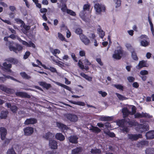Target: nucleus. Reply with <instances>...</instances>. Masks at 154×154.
I'll list each match as a JSON object with an SVG mask.
<instances>
[{
  "mask_svg": "<svg viewBox=\"0 0 154 154\" xmlns=\"http://www.w3.org/2000/svg\"><path fill=\"white\" fill-rule=\"evenodd\" d=\"M9 38L8 36V37H5L4 38V40L6 42H8V47L10 50L11 51H13L16 53H18V52H19L23 49L22 47L18 44H16L15 46L16 47L14 46L15 44L13 41H8V38Z\"/></svg>",
  "mask_w": 154,
  "mask_h": 154,
  "instance_id": "nucleus-1",
  "label": "nucleus"
},
{
  "mask_svg": "<svg viewBox=\"0 0 154 154\" xmlns=\"http://www.w3.org/2000/svg\"><path fill=\"white\" fill-rule=\"evenodd\" d=\"M140 38V39H142L140 42L141 46L146 47L149 45L150 42L149 40V38L146 35H142Z\"/></svg>",
  "mask_w": 154,
  "mask_h": 154,
  "instance_id": "nucleus-2",
  "label": "nucleus"
},
{
  "mask_svg": "<svg viewBox=\"0 0 154 154\" xmlns=\"http://www.w3.org/2000/svg\"><path fill=\"white\" fill-rule=\"evenodd\" d=\"M94 8L96 12L98 14H100L102 12H105L106 8L104 5L96 3L94 5Z\"/></svg>",
  "mask_w": 154,
  "mask_h": 154,
  "instance_id": "nucleus-3",
  "label": "nucleus"
},
{
  "mask_svg": "<svg viewBox=\"0 0 154 154\" xmlns=\"http://www.w3.org/2000/svg\"><path fill=\"white\" fill-rule=\"evenodd\" d=\"M149 125L146 124H139L138 123L136 130L139 132L142 133L149 130Z\"/></svg>",
  "mask_w": 154,
  "mask_h": 154,
  "instance_id": "nucleus-4",
  "label": "nucleus"
},
{
  "mask_svg": "<svg viewBox=\"0 0 154 154\" xmlns=\"http://www.w3.org/2000/svg\"><path fill=\"white\" fill-rule=\"evenodd\" d=\"M64 118L67 121H69L72 122H75L78 120V117L76 115L70 113L65 114Z\"/></svg>",
  "mask_w": 154,
  "mask_h": 154,
  "instance_id": "nucleus-5",
  "label": "nucleus"
},
{
  "mask_svg": "<svg viewBox=\"0 0 154 154\" xmlns=\"http://www.w3.org/2000/svg\"><path fill=\"white\" fill-rule=\"evenodd\" d=\"M126 124L128 125V127L132 128L137 126L138 122L135 119H130L128 118H126Z\"/></svg>",
  "mask_w": 154,
  "mask_h": 154,
  "instance_id": "nucleus-6",
  "label": "nucleus"
},
{
  "mask_svg": "<svg viewBox=\"0 0 154 154\" xmlns=\"http://www.w3.org/2000/svg\"><path fill=\"white\" fill-rule=\"evenodd\" d=\"M123 53V50L121 49L115 51V53L112 55L113 57L117 60L120 59Z\"/></svg>",
  "mask_w": 154,
  "mask_h": 154,
  "instance_id": "nucleus-7",
  "label": "nucleus"
},
{
  "mask_svg": "<svg viewBox=\"0 0 154 154\" xmlns=\"http://www.w3.org/2000/svg\"><path fill=\"white\" fill-rule=\"evenodd\" d=\"M23 130L25 135L30 136L33 133L34 128L32 127L28 126L24 128Z\"/></svg>",
  "mask_w": 154,
  "mask_h": 154,
  "instance_id": "nucleus-8",
  "label": "nucleus"
},
{
  "mask_svg": "<svg viewBox=\"0 0 154 154\" xmlns=\"http://www.w3.org/2000/svg\"><path fill=\"white\" fill-rule=\"evenodd\" d=\"M128 137L129 139H130L132 141H134L136 140L139 138H142V135L140 134H128Z\"/></svg>",
  "mask_w": 154,
  "mask_h": 154,
  "instance_id": "nucleus-9",
  "label": "nucleus"
},
{
  "mask_svg": "<svg viewBox=\"0 0 154 154\" xmlns=\"http://www.w3.org/2000/svg\"><path fill=\"white\" fill-rule=\"evenodd\" d=\"M0 89L5 92L9 94H13L15 92L14 90L6 87L3 85H0Z\"/></svg>",
  "mask_w": 154,
  "mask_h": 154,
  "instance_id": "nucleus-10",
  "label": "nucleus"
},
{
  "mask_svg": "<svg viewBox=\"0 0 154 154\" xmlns=\"http://www.w3.org/2000/svg\"><path fill=\"white\" fill-rule=\"evenodd\" d=\"M81 41L85 45H88L91 42L90 39L86 36L84 34H82L79 35Z\"/></svg>",
  "mask_w": 154,
  "mask_h": 154,
  "instance_id": "nucleus-11",
  "label": "nucleus"
},
{
  "mask_svg": "<svg viewBox=\"0 0 154 154\" xmlns=\"http://www.w3.org/2000/svg\"><path fill=\"white\" fill-rule=\"evenodd\" d=\"M5 106L8 108H10L11 110L13 113H16L18 110V108L15 105H11L10 103H5Z\"/></svg>",
  "mask_w": 154,
  "mask_h": 154,
  "instance_id": "nucleus-12",
  "label": "nucleus"
},
{
  "mask_svg": "<svg viewBox=\"0 0 154 154\" xmlns=\"http://www.w3.org/2000/svg\"><path fill=\"white\" fill-rule=\"evenodd\" d=\"M0 132L1 139L2 140H5L7 134V130L6 128L4 127L0 128Z\"/></svg>",
  "mask_w": 154,
  "mask_h": 154,
  "instance_id": "nucleus-13",
  "label": "nucleus"
},
{
  "mask_svg": "<svg viewBox=\"0 0 154 154\" xmlns=\"http://www.w3.org/2000/svg\"><path fill=\"white\" fill-rule=\"evenodd\" d=\"M15 95L17 96H19L22 98H30L31 97L30 95L26 93L23 92L22 91L17 92L15 93Z\"/></svg>",
  "mask_w": 154,
  "mask_h": 154,
  "instance_id": "nucleus-14",
  "label": "nucleus"
},
{
  "mask_svg": "<svg viewBox=\"0 0 154 154\" xmlns=\"http://www.w3.org/2000/svg\"><path fill=\"white\" fill-rule=\"evenodd\" d=\"M70 143L73 144H76L78 143V138L76 135H72L68 138Z\"/></svg>",
  "mask_w": 154,
  "mask_h": 154,
  "instance_id": "nucleus-15",
  "label": "nucleus"
},
{
  "mask_svg": "<svg viewBox=\"0 0 154 154\" xmlns=\"http://www.w3.org/2000/svg\"><path fill=\"white\" fill-rule=\"evenodd\" d=\"M37 122V120L34 118L27 119L24 122V124L26 125L34 124Z\"/></svg>",
  "mask_w": 154,
  "mask_h": 154,
  "instance_id": "nucleus-16",
  "label": "nucleus"
},
{
  "mask_svg": "<svg viewBox=\"0 0 154 154\" xmlns=\"http://www.w3.org/2000/svg\"><path fill=\"white\" fill-rule=\"evenodd\" d=\"M122 112L124 118L128 117L129 115H131L130 111L127 107H124L122 108Z\"/></svg>",
  "mask_w": 154,
  "mask_h": 154,
  "instance_id": "nucleus-17",
  "label": "nucleus"
},
{
  "mask_svg": "<svg viewBox=\"0 0 154 154\" xmlns=\"http://www.w3.org/2000/svg\"><path fill=\"white\" fill-rule=\"evenodd\" d=\"M49 146L51 149H57L58 147L57 142L53 140H49Z\"/></svg>",
  "mask_w": 154,
  "mask_h": 154,
  "instance_id": "nucleus-18",
  "label": "nucleus"
},
{
  "mask_svg": "<svg viewBox=\"0 0 154 154\" xmlns=\"http://www.w3.org/2000/svg\"><path fill=\"white\" fill-rule=\"evenodd\" d=\"M116 123L120 127H124L125 126V124H126V119L124 118L118 120L116 121Z\"/></svg>",
  "mask_w": 154,
  "mask_h": 154,
  "instance_id": "nucleus-19",
  "label": "nucleus"
},
{
  "mask_svg": "<svg viewBox=\"0 0 154 154\" xmlns=\"http://www.w3.org/2000/svg\"><path fill=\"white\" fill-rule=\"evenodd\" d=\"M5 61H7L8 63H10L12 64H16L18 63V60L13 57H9L6 59Z\"/></svg>",
  "mask_w": 154,
  "mask_h": 154,
  "instance_id": "nucleus-20",
  "label": "nucleus"
},
{
  "mask_svg": "<svg viewBox=\"0 0 154 154\" xmlns=\"http://www.w3.org/2000/svg\"><path fill=\"white\" fill-rule=\"evenodd\" d=\"M146 136L148 139H151L154 138V131H151L147 132Z\"/></svg>",
  "mask_w": 154,
  "mask_h": 154,
  "instance_id": "nucleus-21",
  "label": "nucleus"
},
{
  "mask_svg": "<svg viewBox=\"0 0 154 154\" xmlns=\"http://www.w3.org/2000/svg\"><path fill=\"white\" fill-rule=\"evenodd\" d=\"M146 66V61L142 60L139 62L138 64L136 66V67L137 69H140L143 67Z\"/></svg>",
  "mask_w": 154,
  "mask_h": 154,
  "instance_id": "nucleus-22",
  "label": "nucleus"
},
{
  "mask_svg": "<svg viewBox=\"0 0 154 154\" xmlns=\"http://www.w3.org/2000/svg\"><path fill=\"white\" fill-rule=\"evenodd\" d=\"M56 138L58 140L62 141L64 140L65 138L63 135L61 133H57L55 135Z\"/></svg>",
  "mask_w": 154,
  "mask_h": 154,
  "instance_id": "nucleus-23",
  "label": "nucleus"
},
{
  "mask_svg": "<svg viewBox=\"0 0 154 154\" xmlns=\"http://www.w3.org/2000/svg\"><path fill=\"white\" fill-rule=\"evenodd\" d=\"M39 85L42 86L47 89H48L51 87V85L50 84H47L45 82H39Z\"/></svg>",
  "mask_w": 154,
  "mask_h": 154,
  "instance_id": "nucleus-24",
  "label": "nucleus"
},
{
  "mask_svg": "<svg viewBox=\"0 0 154 154\" xmlns=\"http://www.w3.org/2000/svg\"><path fill=\"white\" fill-rule=\"evenodd\" d=\"M3 66H1V69L4 71L8 69H10L12 67V66L11 64H7L6 62H4L3 64Z\"/></svg>",
  "mask_w": 154,
  "mask_h": 154,
  "instance_id": "nucleus-25",
  "label": "nucleus"
},
{
  "mask_svg": "<svg viewBox=\"0 0 154 154\" xmlns=\"http://www.w3.org/2000/svg\"><path fill=\"white\" fill-rule=\"evenodd\" d=\"M8 114V112L7 111H2L0 115V118L1 119H6Z\"/></svg>",
  "mask_w": 154,
  "mask_h": 154,
  "instance_id": "nucleus-26",
  "label": "nucleus"
},
{
  "mask_svg": "<svg viewBox=\"0 0 154 154\" xmlns=\"http://www.w3.org/2000/svg\"><path fill=\"white\" fill-rule=\"evenodd\" d=\"M82 151V148L81 147H77L72 151V154H76L81 152Z\"/></svg>",
  "mask_w": 154,
  "mask_h": 154,
  "instance_id": "nucleus-27",
  "label": "nucleus"
},
{
  "mask_svg": "<svg viewBox=\"0 0 154 154\" xmlns=\"http://www.w3.org/2000/svg\"><path fill=\"white\" fill-rule=\"evenodd\" d=\"M20 74L23 79L29 80L31 79V77L27 75L25 72H20Z\"/></svg>",
  "mask_w": 154,
  "mask_h": 154,
  "instance_id": "nucleus-28",
  "label": "nucleus"
},
{
  "mask_svg": "<svg viewBox=\"0 0 154 154\" xmlns=\"http://www.w3.org/2000/svg\"><path fill=\"white\" fill-rule=\"evenodd\" d=\"M58 127L60 128H61L62 130L64 131L68 129V127L66 125L62 124L60 122H58L57 124Z\"/></svg>",
  "mask_w": 154,
  "mask_h": 154,
  "instance_id": "nucleus-29",
  "label": "nucleus"
},
{
  "mask_svg": "<svg viewBox=\"0 0 154 154\" xmlns=\"http://www.w3.org/2000/svg\"><path fill=\"white\" fill-rule=\"evenodd\" d=\"M53 137V135L52 133L50 132H48L45 135L43 136V137L47 140H48L52 138Z\"/></svg>",
  "mask_w": 154,
  "mask_h": 154,
  "instance_id": "nucleus-30",
  "label": "nucleus"
},
{
  "mask_svg": "<svg viewBox=\"0 0 154 154\" xmlns=\"http://www.w3.org/2000/svg\"><path fill=\"white\" fill-rule=\"evenodd\" d=\"M70 102L73 104L81 106H85V104L84 102L81 101H70Z\"/></svg>",
  "mask_w": 154,
  "mask_h": 154,
  "instance_id": "nucleus-31",
  "label": "nucleus"
},
{
  "mask_svg": "<svg viewBox=\"0 0 154 154\" xmlns=\"http://www.w3.org/2000/svg\"><path fill=\"white\" fill-rule=\"evenodd\" d=\"M91 152L93 154H100L101 151L100 149H91Z\"/></svg>",
  "mask_w": 154,
  "mask_h": 154,
  "instance_id": "nucleus-32",
  "label": "nucleus"
},
{
  "mask_svg": "<svg viewBox=\"0 0 154 154\" xmlns=\"http://www.w3.org/2000/svg\"><path fill=\"white\" fill-rule=\"evenodd\" d=\"M146 154H154V149L153 148H148L145 150Z\"/></svg>",
  "mask_w": 154,
  "mask_h": 154,
  "instance_id": "nucleus-33",
  "label": "nucleus"
},
{
  "mask_svg": "<svg viewBox=\"0 0 154 154\" xmlns=\"http://www.w3.org/2000/svg\"><path fill=\"white\" fill-rule=\"evenodd\" d=\"M131 57L132 59L135 60H137L138 58L137 56V54L135 52L134 49L131 52Z\"/></svg>",
  "mask_w": 154,
  "mask_h": 154,
  "instance_id": "nucleus-34",
  "label": "nucleus"
},
{
  "mask_svg": "<svg viewBox=\"0 0 154 154\" xmlns=\"http://www.w3.org/2000/svg\"><path fill=\"white\" fill-rule=\"evenodd\" d=\"M43 67L45 69H47L49 70L52 72L54 73L57 72L56 69L54 67L51 66L47 67L46 66H43Z\"/></svg>",
  "mask_w": 154,
  "mask_h": 154,
  "instance_id": "nucleus-35",
  "label": "nucleus"
},
{
  "mask_svg": "<svg viewBox=\"0 0 154 154\" xmlns=\"http://www.w3.org/2000/svg\"><path fill=\"white\" fill-rule=\"evenodd\" d=\"M92 131V132H94L95 133H98L100 132L101 130L97 127L92 126V128L91 129Z\"/></svg>",
  "mask_w": 154,
  "mask_h": 154,
  "instance_id": "nucleus-36",
  "label": "nucleus"
},
{
  "mask_svg": "<svg viewBox=\"0 0 154 154\" xmlns=\"http://www.w3.org/2000/svg\"><path fill=\"white\" fill-rule=\"evenodd\" d=\"M58 37L60 40L63 41H64L66 42H67V40L62 34L60 32H58Z\"/></svg>",
  "mask_w": 154,
  "mask_h": 154,
  "instance_id": "nucleus-37",
  "label": "nucleus"
},
{
  "mask_svg": "<svg viewBox=\"0 0 154 154\" xmlns=\"http://www.w3.org/2000/svg\"><path fill=\"white\" fill-rule=\"evenodd\" d=\"M91 38L94 40V45L96 47L97 46H98V44L97 43V40L95 39L96 37L94 33H91Z\"/></svg>",
  "mask_w": 154,
  "mask_h": 154,
  "instance_id": "nucleus-38",
  "label": "nucleus"
},
{
  "mask_svg": "<svg viewBox=\"0 0 154 154\" xmlns=\"http://www.w3.org/2000/svg\"><path fill=\"white\" fill-rule=\"evenodd\" d=\"M2 145L4 146H6L10 143L11 139L8 138H5Z\"/></svg>",
  "mask_w": 154,
  "mask_h": 154,
  "instance_id": "nucleus-39",
  "label": "nucleus"
},
{
  "mask_svg": "<svg viewBox=\"0 0 154 154\" xmlns=\"http://www.w3.org/2000/svg\"><path fill=\"white\" fill-rule=\"evenodd\" d=\"M67 13L70 15L73 16H75L76 15V14L75 12L69 9L67 10Z\"/></svg>",
  "mask_w": 154,
  "mask_h": 154,
  "instance_id": "nucleus-40",
  "label": "nucleus"
},
{
  "mask_svg": "<svg viewBox=\"0 0 154 154\" xmlns=\"http://www.w3.org/2000/svg\"><path fill=\"white\" fill-rule=\"evenodd\" d=\"M104 133L110 137H115V134L113 132H110V131H109L107 132H104Z\"/></svg>",
  "mask_w": 154,
  "mask_h": 154,
  "instance_id": "nucleus-41",
  "label": "nucleus"
},
{
  "mask_svg": "<svg viewBox=\"0 0 154 154\" xmlns=\"http://www.w3.org/2000/svg\"><path fill=\"white\" fill-rule=\"evenodd\" d=\"M82 30V29L79 28H77L75 30V32L77 34L79 35H81L83 34Z\"/></svg>",
  "mask_w": 154,
  "mask_h": 154,
  "instance_id": "nucleus-42",
  "label": "nucleus"
},
{
  "mask_svg": "<svg viewBox=\"0 0 154 154\" xmlns=\"http://www.w3.org/2000/svg\"><path fill=\"white\" fill-rule=\"evenodd\" d=\"M7 154H16L13 148L12 147L11 148L9 149L7 152Z\"/></svg>",
  "mask_w": 154,
  "mask_h": 154,
  "instance_id": "nucleus-43",
  "label": "nucleus"
},
{
  "mask_svg": "<svg viewBox=\"0 0 154 154\" xmlns=\"http://www.w3.org/2000/svg\"><path fill=\"white\" fill-rule=\"evenodd\" d=\"M132 111H130L131 115H134L136 112V108L134 106H132Z\"/></svg>",
  "mask_w": 154,
  "mask_h": 154,
  "instance_id": "nucleus-44",
  "label": "nucleus"
},
{
  "mask_svg": "<svg viewBox=\"0 0 154 154\" xmlns=\"http://www.w3.org/2000/svg\"><path fill=\"white\" fill-rule=\"evenodd\" d=\"M14 20L16 21L17 23L18 24H21L22 25H23V24H24V21L19 18H15Z\"/></svg>",
  "mask_w": 154,
  "mask_h": 154,
  "instance_id": "nucleus-45",
  "label": "nucleus"
},
{
  "mask_svg": "<svg viewBox=\"0 0 154 154\" xmlns=\"http://www.w3.org/2000/svg\"><path fill=\"white\" fill-rule=\"evenodd\" d=\"M114 87L121 91L123 90V86L120 84L114 85Z\"/></svg>",
  "mask_w": 154,
  "mask_h": 154,
  "instance_id": "nucleus-46",
  "label": "nucleus"
},
{
  "mask_svg": "<svg viewBox=\"0 0 154 154\" xmlns=\"http://www.w3.org/2000/svg\"><path fill=\"white\" fill-rule=\"evenodd\" d=\"M116 95L120 100H123L126 99L125 97L119 93H116Z\"/></svg>",
  "mask_w": 154,
  "mask_h": 154,
  "instance_id": "nucleus-47",
  "label": "nucleus"
},
{
  "mask_svg": "<svg viewBox=\"0 0 154 154\" xmlns=\"http://www.w3.org/2000/svg\"><path fill=\"white\" fill-rule=\"evenodd\" d=\"M142 118H150V117L149 115L146 113H144L143 112H142L141 113Z\"/></svg>",
  "mask_w": 154,
  "mask_h": 154,
  "instance_id": "nucleus-48",
  "label": "nucleus"
},
{
  "mask_svg": "<svg viewBox=\"0 0 154 154\" xmlns=\"http://www.w3.org/2000/svg\"><path fill=\"white\" fill-rule=\"evenodd\" d=\"M78 65L79 66V68L82 70H83L84 69V65L83 64V63L80 60H79L78 63Z\"/></svg>",
  "mask_w": 154,
  "mask_h": 154,
  "instance_id": "nucleus-49",
  "label": "nucleus"
},
{
  "mask_svg": "<svg viewBox=\"0 0 154 154\" xmlns=\"http://www.w3.org/2000/svg\"><path fill=\"white\" fill-rule=\"evenodd\" d=\"M116 4V8L120 7L121 5V0H114Z\"/></svg>",
  "mask_w": 154,
  "mask_h": 154,
  "instance_id": "nucleus-50",
  "label": "nucleus"
},
{
  "mask_svg": "<svg viewBox=\"0 0 154 154\" xmlns=\"http://www.w3.org/2000/svg\"><path fill=\"white\" fill-rule=\"evenodd\" d=\"M51 52L54 55V56H56V54L57 53H58V54H59L60 53V50L58 49H54L53 51L52 52Z\"/></svg>",
  "mask_w": 154,
  "mask_h": 154,
  "instance_id": "nucleus-51",
  "label": "nucleus"
},
{
  "mask_svg": "<svg viewBox=\"0 0 154 154\" xmlns=\"http://www.w3.org/2000/svg\"><path fill=\"white\" fill-rule=\"evenodd\" d=\"M68 9L67 8V7L66 4H64L63 5L62 7L61 8V10L63 12H66V11L67 12V10Z\"/></svg>",
  "mask_w": 154,
  "mask_h": 154,
  "instance_id": "nucleus-52",
  "label": "nucleus"
},
{
  "mask_svg": "<svg viewBox=\"0 0 154 154\" xmlns=\"http://www.w3.org/2000/svg\"><path fill=\"white\" fill-rule=\"evenodd\" d=\"M30 54V52L29 51H26L25 54L23 56V58L24 59H26L28 58Z\"/></svg>",
  "mask_w": 154,
  "mask_h": 154,
  "instance_id": "nucleus-53",
  "label": "nucleus"
},
{
  "mask_svg": "<svg viewBox=\"0 0 154 154\" xmlns=\"http://www.w3.org/2000/svg\"><path fill=\"white\" fill-rule=\"evenodd\" d=\"M60 85L69 91H70L71 90V88L70 87L60 83Z\"/></svg>",
  "mask_w": 154,
  "mask_h": 154,
  "instance_id": "nucleus-54",
  "label": "nucleus"
},
{
  "mask_svg": "<svg viewBox=\"0 0 154 154\" xmlns=\"http://www.w3.org/2000/svg\"><path fill=\"white\" fill-rule=\"evenodd\" d=\"M148 142L147 141L143 140L140 141L139 143V144L141 146H145L148 144Z\"/></svg>",
  "mask_w": 154,
  "mask_h": 154,
  "instance_id": "nucleus-55",
  "label": "nucleus"
},
{
  "mask_svg": "<svg viewBox=\"0 0 154 154\" xmlns=\"http://www.w3.org/2000/svg\"><path fill=\"white\" fill-rule=\"evenodd\" d=\"M98 92L99 94H101V96L103 97H105L107 95V93L105 92L100 91H99Z\"/></svg>",
  "mask_w": 154,
  "mask_h": 154,
  "instance_id": "nucleus-56",
  "label": "nucleus"
},
{
  "mask_svg": "<svg viewBox=\"0 0 154 154\" xmlns=\"http://www.w3.org/2000/svg\"><path fill=\"white\" fill-rule=\"evenodd\" d=\"M90 5L88 4H85L83 6V10L85 11L87 10H89L90 9Z\"/></svg>",
  "mask_w": 154,
  "mask_h": 154,
  "instance_id": "nucleus-57",
  "label": "nucleus"
},
{
  "mask_svg": "<svg viewBox=\"0 0 154 154\" xmlns=\"http://www.w3.org/2000/svg\"><path fill=\"white\" fill-rule=\"evenodd\" d=\"M84 11H82L79 14L80 16L82 19L85 21L86 20L85 19V14H83Z\"/></svg>",
  "mask_w": 154,
  "mask_h": 154,
  "instance_id": "nucleus-58",
  "label": "nucleus"
},
{
  "mask_svg": "<svg viewBox=\"0 0 154 154\" xmlns=\"http://www.w3.org/2000/svg\"><path fill=\"white\" fill-rule=\"evenodd\" d=\"M71 57L74 61L75 62H78V60L77 57H76L74 53H72L71 54Z\"/></svg>",
  "mask_w": 154,
  "mask_h": 154,
  "instance_id": "nucleus-59",
  "label": "nucleus"
},
{
  "mask_svg": "<svg viewBox=\"0 0 154 154\" xmlns=\"http://www.w3.org/2000/svg\"><path fill=\"white\" fill-rule=\"evenodd\" d=\"M134 115V118H135L138 119V118H142V116H141V113H140L137 112V113H136Z\"/></svg>",
  "mask_w": 154,
  "mask_h": 154,
  "instance_id": "nucleus-60",
  "label": "nucleus"
},
{
  "mask_svg": "<svg viewBox=\"0 0 154 154\" xmlns=\"http://www.w3.org/2000/svg\"><path fill=\"white\" fill-rule=\"evenodd\" d=\"M27 47H32L33 48H35V45L31 41H30L28 43V45H27Z\"/></svg>",
  "mask_w": 154,
  "mask_h": 154,
  "instance_id": "nucleus-61",
  "label": "nucleus"
},
{
  "mask_svg": "<svg viewBox=\"0 0 154 154\" xmlns=\"http://www.w3.org/2000/svg\"><path fill=\"white\" fill-rule=\"evenodd\" d=\"M127 79L129 82H132L134 81L135 78L132 76H130L127 78Z\"/></svg>",
  "mask_w": 154,
  "mask_h": 154,
  "instance_id": "nucleus-62",
  "label": "nucleus"
},
{
  "mask_svg": "<svg viewBox=\"0 0 154 154\" xmlns=\"http://www.w3.org/2000/svg\"><path fill=\"white\" fill-rule=\"evenodd\" d=\"M23 28L26 31L29 30L30 28V26L25 25V23H24V24H23Z\"/></svg>",
  "mask_w": 154,
  "mask_h": 154,
  "instance_id": "nucleus-63",
  "label": "nucleus"
},
{
  "mask_svg": "<svg viewBox=\"0 0 154 154\" xmlns=\"http://www.w3.org/2000/svg\"><path fill=\"white\" fill-rule=\"evenodd\" d=\"M141 75H145L148 74V72L146 70H142L140 72Z\"/></svg>",
  "mask_w": 154,
  "mask_h": 154,
  "instance_id": "nucleus-64",
  "label": "nucleus"
}]
</instances>
